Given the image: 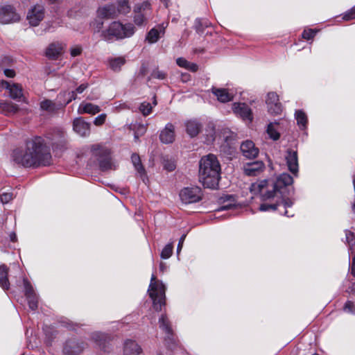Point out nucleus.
I'll return each mask as SVG.
<instances>
[{
  "instance_id": "c756f323",
  "label": "nucleus",
  "mask_w": 355,
  "mask_h": 355,
  "mask_svg": "<svg viewBox=\"0 0 355 355\" xmlns=\"http://www.w3.org/2000/svg\"><path fill=\"white\" fill-rule=\"evenodd\" d=\"M212 92L221 103H227L233 100V94L226 89L212 88Z\"/></svg>"
},
{
  "instance_id": "1a4fd4ad",
  "label": "nucleus",
  "mask_w": 355,
  "mask_h": 355,
  "mask_svg": "<svg viewBox=\"0 0 355 355\" xmlns=\"http://www.w3.org/2000/svg\"><path fill=\"white\" fill-rule=\"evenodd\" d=\"M20 15L10 5L0 6V22L3 24L18 22Z\"/></svg>"
},
{
  "instance_id": "5701e85b",
  "label": "nucleus",
  "mask_w": 355,
  "mask_h": 355,
  "mask_svg": "<svg viewBox=\"0 0 355 355\" xmlns=\"http://www.w3.org/2000/svg\"><path fill=\"white\" fill-rule=\"evenodd\" d=\"M97 13L98 16L103 19L114 18L118 15L116 6L112 4L99 8Z\"/></svg>"
},
{
  "instance_id": "cd10ccee",
  "label": "nucleus",
  "mask_w": 355,
  "mask_h": 355,
  "mask_svg": "<svg viewBox=\"0 0 355 355\" xmlns=\"http://www.w3.org/2000/svg\"><path fill=\"white\" fill-rule=\"evenodd\" d=\"M150 6L148 2H143L140 5H137L135 8V15L134 21L137 25H142L144 21V15L141 13L142 10L148 8Z\"/></svg>"
},
{
  "instance_id": "58836bf2",
  "label": "nucleus",
  "mask_w": 355,
  "mask_h": 355,
  "mask_svg": "<svg viewBox=\"0 0 355 355\" xmlns=\"http://www.w3.org/2000/svg\"><path fill=\"white\" fill-rule=\"evenodd\" d=\"M345 243L349 247V250L354 251L355 250V234L349 230H345Z\"/></svg>"
},
{
  "instance_id": "dca6fc26",
  "label": "nucleus",
  "mask_w": 355,
  "mask_h": 355,
  "mask_svg": "<svg viewBox=\"0 0 355 355\" xmlns=\"http://www.w3.org/2000/svg\"><path fill=\"white\" fill-rule=\"evenodd\" d=\"M241 150L247 158L253 159L255 158L259 152L258 148H257L253 141L251 140H246L241 144Z\"/></svg>"
},
{
  "instance_id": "20e7f679",
  "label": "nucleus",
  "mask_w": 355,
  "mask_h": 355,
  "mask_svg": "<svg viewBox=\"0 0 355 355\" xmlns=\"http://www.w3.org/2000/svg\"><path fill=\"white\" fill-rule=\"evenodd\" d=\"M135 28L132 24H123L119 21H113L109 26L101 32V37L111 42L114 40H122L130 37L135 33Z\"/></svg>"
},
{
  "instance_id": "a19ab883",
  "label": "nucleus",
  "mask_w": 355,
  "mask_h": 355,
  "mask_svg": "<svg viewBox=\"0 0 355 355\" xmlns=\"http://www.w3.org/2000/svg\"><path fill=\"white\" fill-rule=\"evenodd\" d=\"M173 246L171 243L167 244L161 252V257L164 259H168L173 253Z\"/></svg>"
},
{
  "instance_id": "5fc2aeb1",
  "label": "nucleus",
  "mask_w": 355,
  "mask_h": 355,
  "mask_svg": "<svg viewBox=\"0 0 355 355\" xmlns=\"http://www.w3.org/2000/svg\"><path fill=\"white\" fill-rule=\"evenodd\" d=\"M12 198V195L10 193H3L1 196V201L3 203L8 202Z\"/></svg>"
},
{
  "instance_id": "de8ad7c7",
  "label": "nucleus",
  "mask_w": 355,
  "mask_h": 355,
  "mask_svg": "<svg viewBox=\"0 0 355 355\" xmlns=\"http://www.w3.org/2000/svg\"><path fill=\"white\" fill-rule=\"evenodd\" d=\"M344 311L347 313H355L354 304L351 301H347L344 306Z\"/></svg>"
},
{
  "instance_id": "423d86ee",
  "label": "nucleus",
  "mask_w": 355,
  "mask_h": 355,
  "mask_svg": "<svg viewBox=\"0 0 355 355\" xmlns=\"http://www.w3.org/2000/svg\"><path fill=\"white\" fill-rule=\"evenodd\" d=\"M148 293L153 300V308L157 311H160L162 306L165 304L166 286L162 282L156 279L154 274L151 276Z\"/></svg>"
},
{
  "instance_id": "774afa93",
  "label": "nucleus",
  "mask_w": 355,
  "mask_h": 355,
  "mask_svg": "<svg viewBox=\"0 0 355 355\" xmlns=\"http://www.w3.org/2000/svg\"><path fill=\"white\" fill-rule=\"evenodd\" d=\"M284 215L287 216H290L288 214V211H285L284 212Z\"/></svg>"
},
{
  "instance_id": "2f4dec72",
  "label": "nucleus",
  "mask_w": 355,
  "mask_h": 355,
  "mask_svg": "<svg viewBox=\"0 0 355 355\" xmlns=\"http://www.w3.org/2000/svg\"><path fill=\"white\" fill-rule=\"evenodd\" d=\"M92 339L102 349H105V344L110 340V337L101 332H94L92 335Z\"/></svg>"
},
{
  "instance_id": "c85d7f7f",
  "label": "nucleus",
  "mask_w": 355,
  "mask_h": 355,
  "mask_svg": "<svg viewBox=\"0 0 355 355\" xmlns=\"http://www.w3.org/2000/svg\"><path fill=\"white\" fill-rule=\"evenodd\" d=\"M84 347L75 341L67 342L64 347V352L68 355H77L80 353Z\"/></svg>"
},
{
  "instance_id": "473e14b6",
  "label": "nucleus",
  "mask_w": 355,
  "mask_h": 355,
  "mask_svg": "<svg viewBox=\"0 0 355 355\" xmlns=\"http://www.w3.org/2000/svg\"><path fill=\"white\" fill-rule=\"evenodd\" d=\"M8 268L5 266H0V286L4 290H8L10 283L8 279Z\"/></svg>"
},
{
  "instance_id": "e2e57ef3",
  "label": "nucleus",
  "mask_w": 355,
  "mask_h": 355,
  "mask_svg": "<svg viewBox=\"0 0 355 355\" xmlns=\"http://www.w3.org/2000/svg\"><path fill=\"white\" fill-rule=\"evenodd\" d=\"M153 104L154 106H155L157 105V101L155 99V97H154V100H153Z\"/></svg>"
},
{
  "instance_id": "f03ea898",
  "label": "nucleus",
  "mask_w": 355,
  "mask_h": 355,
  "mask_svg": "<svg viewBox=\"0 0 355 355\" xmlns=\"http://www.w3.org/2000/svg\"><path fill=\"white\" fill-rule=\"evenodd\" d=\"M12 159L24 167H37L50 164L51 155L44 139L35 137L26 141L24 148L15 149Z\"/></svg>"
},
{
  "instance_id": "4468645a",
  "label": "nucleus",
  "mask_w": 355,
  "mask_h": 355,
  "mask_svg": "<svg viewBox=\"0 0 355 355\" xmlns=\"http://www.w3.org/2000/svg\"><path fill=\"white\" fill-rule=\"evenodd\" d=\"M24 286L29 308L35 311L37 308V297L34 292L33 288L26 279H24Z\"/></svg>"
},
{
  "instance_id": "ddd939ff",
  "label": "nucleus",
  "mask_w": 355,
  "mask_h": 355,
  "mask_svg": "<svg viewBox=\"0 0 355 355\" xmlns=\"http://www.w3.org/2000/svg\"><path fill=\"white\" fill-rule=\"evenodd\" d=\"M1 87L8 91L10 98L15 100H19L23 97L22 87L19 84L2 80Z\"/></svg>"
},
{
  "instance_id": "c9c22d12",
  "label": "nucleus",
  "mask_w": 355,
  "mask_h": 355,
  "mask_svg": "<svg viewBox=\"0 0 355 355\" xmlns=\"http://www.w3.org/2000/svg\"><path fill=\"white\" fill-rule=\"evenodd\" d=\"M295 117L297 120V125L302 129L306 128L307 124L306 114L301 110L295 111Z\"/></svg>"
},
{
  "instance_id": "a878e982",
  "label": "nucleus",
  "mask_w": 355,
  "mask_h": 355,
  "mask_svg": "<svg viewBox=\"0 0 355 355\" xmlns=\"http://www.w3.org/2000/svg\"><path fill=\"white\" fill-rule=\"evenodd\" d=\"M101 111L99 106L90 103H81L78 108V112L82 114H95Z\"/></svg>"
},
{
  "instance_id": "bb28decb",
  "label": "nucleus",
  "mask_w": 355,
  "mask_h": 355,
  "mask_svg": "<svg viewBox=\"0 0 355 355\" xmlns=\"http://www.w3.org/2000/svg\"><path fill=\"white\" fill-rule=\"evenodd\" d=\"M131 160L137 173L139 175L143 182H145L146 180H147V177L145 168L141 164L140 157L137 154H132Z\"/></svg>"
},
{
  "instance_id": "8fccbe9b",
  "label": "nucleus",
  "mask_w": 355,
  "mask_h": 355,
  "mask_svg": "<svg viewBox=\"0 0 355 355\" xmlns=\"http://www.w3.org/2000/svg\"><path fill=\"white\" fill-rule=\"evenodd\" d=\"M315 33L316 32L312 29L304 30L302 33V37L306 40H310L315 36Z\"/></svg>"
},
{
  "instance_id": "c03bdc74",
  "label": "nucleus",
  "mask_w": 355,
  "mask_h": 355,
  "mask_svg": "<svg viewBox=\"0 0 355 355\" xmlns=\"http://www.w3.org/2000/svg\"><path fill=\"white\" fill-rule=\"evenodd\" d=\"M146 131V127L142 124H138L137 128L135 132V139L137 141L139 137L144 135Z\"/></svg>"
},
{
  "instance_id": "aec40b11",
  "label": "nucleus",
  "mask_w": 355,
  "mask_h": 355,
  "mask_svg": "<svg viewBox=\"0 0 355 355\" xmlns=\"http://www.w3.org/2000/svg\"><path fill=\"white\" fill-rule=\"evenodd\" d=\"M40 109L42 111H45L49 114L55 112L57 110L62 108L61 105V100L58 99V102L55 103L49 99H44L40 103Z\"/></svg>"
},
{
  "instance_id": "39448f33",
  "label": "nucleus",
  "mask_w": 355,
  "mask_h": 355,
  "mask_svg": "<svg viewBox=\"0 0 355 355\" xmlns=\"http://www.w3.org/2000/svg\"><path fill=\"white\" fill-rule=\"evenodd\" d=\"M91 152L92 157L98 161L101 171H106L116 169L117 164L112 159L111 151L109 148L99 144H95L92 146Z\"/></svg>"
},
{
  "instance_id": "49530a36",
  "label": "nucleus",
  "mask_w": 355,
  "mask_h": 355,
  "mask_svg": "<svg viewBox=\"0 0 355 355\" xmlns=\"http://www.w3.org/2000/svg\"><path fill=\"white\" fill-rule=\"evenodd\" d=\"M343 19L347 21L355 19V6L345 13Z\"/></svg>"
},
{
  "instance_id": "7ed1b4c3",
  "label": "nucleus",
  "mask_w": 355,
  "mask_h": 355,
  "mask_svg": "<svg viewBox=\"0 0 355 355\" xmlns=\"http://www.w3.org/2000/svg\"><path fill=\"white\" fill-rule=\"evenodd\" d=\"M220 165L213 154L201 158L199 164V179L205 187L216 189L220 178Z\"/></svg>"
},
{
  "instance_id": "4d7b16f0",
  "label": "nucleus",
  "mask_w": 355,
  "mask_h": 355,
  "mask_svg": "<svg viewBox=\"0 0 355 355\" xmlns=\"http://www.w3.org/2000/svg\"><path fill=\"white\" fill-rule=\"evenodd\" d=\"M88 87L87 84L80 85L76 90L77 94H82Z\"/></svg>"
},
{
  "instance_id": "603ef678",
  "label": "nucleus",
  "mask_w": 355,
  "mask_h": 355,
  "mask_svg": "<svg viewBox=\"0 0 355 355\" xmlns=\"http://www.w3.org/2000/svg\"><path fill=\"white\" fill-rule=\"evenodd\" d=\"M176 63L179 67L186 69L189 64V61L183 58H179L177 59Z\"/></svg>"
},
{
  "instance_id": "f3484780",
  "label": "nucleus",
  "mask_w": 355,
  "mask_h": 355,
  "mask_svg": "<svg viewBox=\"0 0 355 355\" xmlns=\"http://www.w3.org/2000/svg\"><path fill=\"white\" fill-rule=\"evenodd\" d=\"M286 164L288 170L294 175L298 173V158L297 151L288 150L286 155Z\"/></svg>"
},
{
  "instance_id": "a18cd8bd",
  "label": "nucleus",
  "mask_w": 355,
  "mask_h": 355,
  "mask_svg": "<svg viewBox=\"0 0 355 355\" xmlns=\"http://www.w3.org/2000/svg\"><path fill=\"white\" fill-rule=\"evenodd\" d=\"M83 48L80 45H74L70 49V54L72 57H76L82 53Z\"/></svg>"
},
{
  "instance_id": "ea45409f",
  "label": "nucleus",
  "mask_w": 355,
  "mask_h": 355,
  "mask_svg": "<svg viewBox=\"0 0 355 355\" xmlns=\"http://www.w3.org/2000/svg\"><path fill=\"white\" fill-rule=\"evenodd\" d=\"M117 14H126L130 10V7L128 4V0H118L117 7H116Z\"/></svg>"
},
{
  "instance_id": "b1692460",
  "label": "nucleus",
  "mask_w": 355,
  "mask_h": 355,
  "mask_svg": "<svg viewBox=\"0 0 355 355\" xmlns=\"http://www.w3.org/2000/svg\"><path fill=\"white\" fill-rule=\"evenodd\" d=\"M264 168L262 162H254L247 164L244 166V172L247 175L254 176L259 173Z\"/></svg>"
},
{
  "instance_id": "37998d69",
  "label": "nucleus",
  "mask_w": 355,
  "mask_h": 355,
  "mask_svg": "<svg viewBox=\"0 0 355 355\" xmlns=\"http://www.w3.org/2000/svg\"><path fill=\"white\" fill-rule=\"evenodd\" d=\"M153 106L150 103L144 102L139 106V110L144 116L148 115L152 111Z\"/></svg>"
},
{
  "instance_id": "13d9d810",
  "label": "nucleus",
  "mask_w": 355,
  "mask_h": 355,
  "mask_svg": "<svg viewBox=\"0 0 355 355\" xmlns=\"http://www.w3.org/2000/svg\"><path fill=\"white\" fill-rule=\"evenodd\" d=\"M186 238V235L185 234H183L180 240H179V243H178V252L181 250L182 248V245H183V243L184 241V239Z\"/></svg>"
},
{
  "instance_id": "0e129e2a",
  "label": "nucleus",
  "mask_w": 355,
  "mask_h": 355,
  "mask_svg": "<svg viewBox=\"0 0 355 355\" xmlns=\"http://www.w3.org/2000/svg\"><path fill=\"white\" fill-rule=\"evenodd\" d=\"M352 209L354 211H355V202L352 205Z\"/></svg>"
},
{
  "instance_id": "bf43d9fd",
  "label": "nucleus",
  "mask_w": 355,
  "mask_h": 355,
  "mask_svg": "<svg viewBox=\"0 0 355 355\" xmlns=\"http://www.w3.org/2000/svg\"><path fill=\"white\" fill-rule=\"evenodd\" d=\"M350 267H351V273L353 276H355V253H354V255L352 258V261L350 264Z\"/></svg>"
},
{
  "instance_id": "a211bd4d",
  "label": "nucleus",
  "mask_w": 355,
  "mask_h": 355,
  "mask_svg": "<svg viewBox=\"0 0 355 355\" xmlns=\"http://www.w3.org/2000/svg\"><path fill=\"white\" fill-rule=\"evenodd\" d=\"M160 141L164 144H171L175 140V127L168 123L161 131L159 135Z\"/></svg>"
},
{
  "instance_id": "72a5a7b5",
  "label": "nucleus",
  "mask_w": 355,
  "mask_h": 355,
  "mask_svg": "<svg viewBox=\"0 0 355 355\" xmlns=\"http://www.w3.org/2000/svg\"><path fill=\"white\" fill-rule=\"evenodd\" d=\"M76 94L77 93L76 91H72L71 92H60L58 96V99L61 100V105H62V107H64L71 101L76 98Z\"/></svg>"
},
{
  "instance_id": "6e6d98bb",
  "label": "nucleus",
  "mask_w": 355,
  "mask_h": 355,
  "mask_svg": "<svg viewBox=\"0 0 355 355\" xmlns=\"http://www.w3.org/2000/svg\"><path fill=\"white\" fill-rule=\"evenodd\" d=\"M198 67L196 64L189 62V64L187 65L186 69H188L191 71L195 72L198 70Z\"/></svg>"
},
{
  "instance_id": "052dcab7",
  "label": "nucleus",
  "mask_w": 355,
  "mask_h": 355,
  "mask_svg": "<svg viewBox=\"0 0 355 355\" xmlns=\"http://www.w3.org/2000/svg\"><path fill=\"white\" fill-rule=\"evenodd\" d=\"M10 239L12 242H15L17 241V235L15 232H11L10 234Z\"/></svg>"
},
{
  "instance_id": "69168bd1",
  "label": "nucleus",
  "mask_w": 355,
  "mask_h": 355,
  "mask_svg": "<svg viewBox=\"0 0 355 355\" xmlns=\"http://www.w3.org/2000/svg\"><path fill=\"white\" fill-rule=\"evenodd\" d=\"M228 208H229L228 206H224V207H222V209H227Z\"/></svg>"
},
{
  "instance_id": "3c124183",
  "label": "nucleus",
  "mask_w": 355,
  "mask_h": 355,
  "mask_svg": "<svg viewBox=\"0 0 355 355\" xmlns=\"http://www.w3.org/2000/svg\"><path fill=\"white\" fill-rule=\"evenodd\" d=\"M152 77L154 78H157V79H159V80H163V79L165 78L166 74L164 72H162V71L156 70V71H154L153 72Z\"/></svg>"
},
{
  "instance_id": "9d476101",
  "label": "nucleus",
  "mask_w": 355,
  "mask_h": 355,
  "mask_svg": "<svg viewBox=\"0 0 355 355\" xmlns=\"http://www.w3.org/2000/svg\"><path fill=\"white\" fill-rule=\"evenodd\" d=\"M44 17V8L42 5L37 4L28 12L27 20L30 25L37 26Z\"/></svg>"
},
{
  "instance_id": "2eb2a0df",
  "label": "nucleus",
  "mask_w": 355,
  "mask_h": 355,
  "mask_svg": "<svg viewBox=\"0 0 355 355\" xmlns=\"http://www.w3.org/2000/svg\"><path fill=\"white\" fill-rule=\"evenodd\" d=\"M73 130L81 137H87L90 134V123L83 118H76L73 123Z\"/></svg>"
},
{
  "instance_id": "0eeeda50",
  "label": "nucleus",
  "mask_w": 355,
  "mask_h": 355,
  "mask_svg": "<svg viewBox=\"0 0 355 355\" xmlns=\"http://www.w3.org/2000/svg\"><path fill=\"white\" fill-rule=\"evenodd\" d=\"M179 195L181 201L184 204L199 202L202 197V190L198 187H185L180 191Z\"/></svg>"
},
{
  "instance_id": "f704fd0d",
  "label": "nucleus",
  "mask_w": 355,
  "mask_h": 355,
  "mask_svg": "<svg viewBox=\"0 0 355 355\" xmlns=\"http://www.w3.org/2000/svg\"><path fill=\"white\" fill-rule=\"evenodd\" d=\"M125 62V60L123 57H117L109 60L110 67L115 71H119Z\"/></svg>"
},
{
  "instance_id": "9b49d317",
  "label": "nucleus",
  "mask_w": 355,
  "mask_h": 355,
  "mask_svg": "<svg viewBox=\"0 0 355 355\" xmlns=\"http://www.w3.org/2000/svg\"><path fill=\"white\" fill-rule=\"evenodd\" d=\"M234 113L241 117L243 121L251 123L253 120L252 112L250 107L245 103H234L232 105Z\"/></svg>"
},
{
  "instance_id": "864d4df0",
  "label": "nucleus",
  "mask_w": 355,
  "mask_h": 355,
  "mask_svg": "<svg viewBox=\"0 0 355 355\" xmlns=\"http://www.w3.org/2000/svg\"><path fill=\"white\" fill-rule=\"evenodd\" d=\"M164 168L168 171H173L175 168V164L173 162L166 161L164 164Z\"/></svg>"
},
{
  "instance_id": "4c0bfd02",
  "label": "nucleus",
  "mask_w": 355,
  "mask_h": 355,
  "mask_svg": "<svg viewBox=\"0 0 355 355\" xmlns=\"http://www.w3.org/2000/svg\"><path fill=\"white\" fill-rule=\"evenodd\" d=\"M277 123H270L268 125L266 132L270 137V139L272 140H277L279 139L280 137V134L278 132V131L276 129V125H277Z\"/></svg>"
},
{
  "instance_id": "7c9ffc66",
  "label": "nucleus",
  "mask_w": 355,
  "mask_h": 355,
  "mask_svg": "<svg viewBox=\"0 0 355 355\" xmlns=\"http://www.w3.org/2000/svg\"><path fill=\"white\" fill-rule=\"evenodd\" d=\"M186 130L191 137H196L200 132L202 125L196 120H190L185 123Z\"/></svg>"
},
{
  "instance_id": "412c9836",
  "label": "nucleus",
  "mask_w": 355,
  "mask_h": 355,
  "mask_svg": "<svg viewBox=\"0 0 355 355\" xmlns=\"http://www.w3.org/2000/svg\"><path fill=\"white\" fill-rule=\"evenodd\" d=\"M65 45L60 42H53L49 45L46 50V55L51 59H56L60 55Z\"/></svg>"
},
{
  "instance_id": "f257e3e1",
  "label": "nucleus",
  "mask_w": 355,
  "mask_h": 355,
  "mask_svg": "<svg viewBox=\"0 0 355 355\" xmlns=\"http://www.w3.org/2000/svg\"><path fill=\"white\" fill-rule=\"evenodd\" d=\"M293 178L288 173L279 175L276 180H259L250 185V190L254 195H259L264 201L259 207L261 211L275 210L283 204L284 209L292 207L293 202L285 198L286 187L293 184Z\"/></svg>"
},
{
  "instance_id": "338daca9",
  "label": "nucleus",
  "mask_w": 355,
  "mask_h": 355,
  "mask_svg": "<svg viewBox=\"0 0 355 355\" xmlns=\"http://www.w3.org/2000/svg\"><path fill=\"white\" fill-rule=\"evenodd\" d=\"M102 25H103V22H101V23L99 24L98 28H101V26H102Z\"/></svg>"
},
{
  "instance_id": "6ab92c4d",
  "label": "nucleus",
  "mask_w": 355,
  "mask_h": 355,
  "mask_svg": "<svg viewBox=\"0 0 355 355\" xmlns=\"http://www.w3.org/2000/svg\"><path fill=\"white\" fill-rule=\"evenodd\" d=\"M165 33V27L163 25H158L147 33L146 40L150 44L157 42Z\"/></svg>"
},
{
  "instance_id": "393cba45",
  "label": "nucleus",
  "mask_w": 355,
  "mask_h": 355,
  "mask_svg": "<svg viewBox=\"0 0 355 355\" xmlns=\"http://www.w3.org/2000/svg\"><path fill=\"white\" fill-rule=\"evenodd\" d=\"M19 107L12 102L0 101V113L6 116H11L16 114Z\"/></svg>"
},
{
  "instance_id": "4be33fe9",
  "label": "nucleus",
  "mask_w": 355,
  "mask_h": 355,
  "mask_svg": "<svg viewBox=\"0 0 355 355\" xmlns=\"http://www.w3.org/2000/svg\"><path fill=\"white\" fill-rule=\"evenodd\" d=\"M142 352L141 347L132 340H126L123 346V355H139Z\"/></svg>"
},
{
  "instance_id": "e433bc0d",
  "label": "nucleus",
  "mask_w": 355,
  "mask_h": 355,
  "mask_svg": "<svg viewBox=\"0 0 355 355\" xmlns=\"http://www.w3.org/2000/svg\"><path fill=\"white\" fill-rule=\"evenodd\" d=\"M10 61V58L8 57L3 58L0 61V69L3 70V73L8 78H13L15 76V71L13 69H4V66L8 64Z\"/></svg>"
},
{
  "instance_id": "79ce46f5",
  "label": "nucleus",
  "mask_w": 355,
  "mask_h": 355,
  "mask_svg": "<svg viewBox=\"0 0 355 355\" xmlns=\"http://www.w3.org/2000/svg\"><path fill=\"white\" fill-rule=\"evenodd\" d=\"M209 23L202 19H197L195 21V27L198 32H202L205 27H208Z\"/></svg>"
},
{
  "instance_id": "f8f14e48",
  "label": "nucleus",
  "mask_w": 355,
  "mask_h": 355,
  "mask_svg": "<svg viewBox=\"0 0 355 355\" xmlns=\"http://www.w3.org/2000/svg\"><path fill=\"white\" fill-rule=\"evenodd\" d=\"M268 112L271 114L279 115L282 112V106L279 103V96L275 92H269L266 98Z\"/></svg>"
},
{
  "instance_id": "6e6552de",
  "label": "nucleus",
  "mask_w": 355,
  "mask_h": 355,
  "mask_svg": "<svg viewBox=\"0 0 355 355\" xmlns=\"http://www.w3.org/2000/svg\"><path fill=\"white\" fill-rule=\"evenodd\" d=\"M159 327L165 333L164 340L168 348L173 349L176 346L177 343L175 338L170 322L165 315H162L159 319Z\"/></svg>"
},
{
  "instance_id": "09e8293b",
  "label": "nucleus",
  "mask_w": 355,
  "mask_h": 355,
  "mask_svg": "<svg viewBox=\"0 0 355 355\" xmlns=\"http://www.w3.org/2000/svg\"><path fill=\"white\" fill-rule=\"evenodd\" d=\"M106 114H101L98 115L97 117L95 118L94 121V123L95 125L99 126L103 125L106 119Z\"/></svg>"
},
{
  "instance_id": "680f3d73",
  "label": "nucleus",
  "mask_w": 355,
  "mask_h": 355,
  "mask_svg": "<svg viewBox=\"0 0 355 355\" xmlns=\"http://www.w3.org/2000/svg\"><path fill=\"white\" fill-rule=\"evenodd\" d=\"M165 267H166V266H165L164 263H160V265H159V269H160V270L164 271V270L165 269Z\"/></svg>"
}]
</instances>
